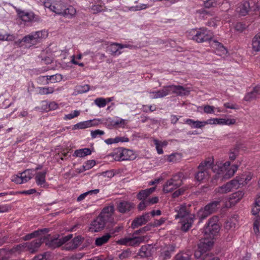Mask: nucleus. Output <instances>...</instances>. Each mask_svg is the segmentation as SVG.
Listing matches in <instances>:
<instances>
[{
	"mask_svg": "<svg viewBox=\"0 0 260 260\" xmlns=\"http://www.w3.org/2000/svg\"><path fill=\"white\" fill-rule=\"evenodd\" d=\"M114 211L113 206L105 207L100 215L91 222L89 231L92 232H100L104 230L107 223H112L114 221L113 217Z\"/></svg>",
	"mask_w": 260,
	"mask_h": 260,
	"instance_id": "1",
	"label": "nucleus"
},
{
	"mask_svg": "<svg viewBox=\"0 0 260 260\" xmlns=\"http://www.w3.org/2000/svg\"><path fill=\"white\" fill-rule=\"evenodd\" d=\"M175 211L177 212L175 218L181 219V231L184 232L188 231L191 227L195 219L194 214L190 213L188 209L184 205L177 207Z\"/></svg>",
	"mask_w": 260,
	"mask_h": 260,
	"instance_id": "2",
	"label": "nucleus"
},
{
	"mask_svg": "<svg viewBox=\"0 0 260 260\" xmlns=\"http://www.w3.org/2000/svg\"><path fill=\"white\" fill-rule=\"evenodd\" d=\"M213 161L210 159H206L201 162L197 168L194 178L198 181H202L208 178L209 171L213 168Z\"/></svg>",
	"mask_w": 260,
	"mask_h": 260,
	"instance_id": "3",
	"label": "nucleus"
},
{
	"mask_svg": "<svg viewBox=\"0 0 260 260\" xmlns=\"http://www.w3.org/2000/svg\"><path fill=\"white\" fill-rule=\"evenodd\" d=\"M214 242L208 239H204L200 241L198 244L197 249L194 251V256L197 258L203 259L205 255L211 250Z\"/></svg>",
	"mask_w": 260,
	"mask_h": 260,
	"instance_id": "4",
	"label": "nucleus"
},
{
	"mask_svg": "<svg viewBox=\"0 0 260 260\" xmlns=\"http://www.w3.org/2000/svg\"><path fill=\"white\" fill-rule=\"evenodd\" d=\"M184 174L182 172L174 175L172 178L168 180L164 185L163 191L165 193H168L179 187L182 184V179Z\"/></svg>",
	"mask_w": 260,
	"mask_h": 260,
	"instance_id": "5",
	"label": "nucleus"
},
{
	"mask_svg": "<svg viewBox=\"0 0 260 260\" xmlns=\"http://www.w3.org/2000/svg\"><path fill=\"white\" fill-rule=\"evenodd\" d=\"M113 155L117 161L134 160L136 157L133 150L123 148L116 149Z\"/></svg>",
	"mask_w": 260,
	"mask_h": 260,
	"instance_id": "6",
	"label": "nucleus"
},
{
	"mask_svg": "<svg viewBox=\"0 0 260 260\" xmlns=\"http://www.w3.org/2000/svg\"><path fill=\"white\" fill-rule=\"evenodd\" d=\"M72 237V234H69L60 238H59V236H58L57 237H55L53 238H51L50 240L48 239L46 241V245L50 248L55 249L68 242Z\"/></svg>",
	"mask_w": 260,
	"mask_h": 260,
	"instance_id": "7",
	"label": "nucleus"
},
{
	"mask_svg": "<svg viewBox=\"0 0 260 260\" xmlns=\"http://www.w3.org/2000/svg\"><path fill=\"white\" fill-rule=\"evenodd\" d=\"M217 217H213L208 221V223L205 229V234H208L210 238H213L219 232L220 226L216 222Z\"/></svg>",
	"mask_w": 260,
	"mask_h": 260,
	"instance_id": "8",
	"label": "nucleus"
},
{
	"mask_svg": "<svg viewBox=\"0 0 260 260\" xmlns=\"http://www.w3.org/2000/svg\"><path fill=\"white\" fill-rule=\"evenodd\" d=\"M213 37V34L210 31H208L205 28H201L192 37V39L198 43H202L211 40Z\"/></svg>",
	"mask_w": 260,
	"mask_h": 260,
	"instance_id": "9",
	"label": "nucleus"
},
{
	"mask_svg": "<svg viewBox=\"0 0 260 260\" xmlns=\"http://www.w3.org/2000/svg\"><path fill=\"white\" fill-rule=\"evenodd\" d=\"M46 238V237L44 236V238L38 239L30 242L25 243H24V248H26L27 250L29 251L31 253H35L38 251V248L43 242V240Z\"/></svg>",
	"mask_w": 260,
	"mask_h": 260,
	"instance_id": "10",
	"label": "nucleus"
},
{
	"mask_svg": "<svg viewBox=\"0 0 260 260\" xmlns=\"http://www.w3.org/2000/svg\"><path fill=\"white\" fill-rule=\"evenodd\" d=\"M150 213H146L141 216L136 217L133 221L131 227L134 229L146 224L150 220Z\"/></svg>",
	"mask_w": 260,
	"mask_h": 260,
	"instance_id": "11",
	"label": "nucleus"
},
{
	"mask_svg": "<svg viewBox=\"0 0 260 260\" xmlns=\"http://www.w3.org/2000/svg\"><path fill=\"white\" fill-rule=\"evenodd\" d=\"M62 79V76L61 74H56L53 75L41 76L39 77V80L42 82L45 81V84L55 83L60 82Z\"/></svg>",
	"mask_w": 260,
	"mask_h": 260,
	"instance_id": "12",
	"label": "nucleus"
},
{
	"mask_svg": "<svg viewBox=\"0 0 260 260\" xmlns=\"http://www.w3.org/2000/svg\"><path fill=\"white\" fill-rule=\"evenodd\" d=\"M221 201L222 199L221 198H219L216 199L215 200L211 202L205 206V210L208 211V213L211 214L214 213L217 210V209L220 208Z\"/></svg>",
	"mask_w": 260,
	"mask_h": 260,
	"instance_id": "13",
	"label": "nucleus"
},
{
	"mask_svg": "<svg viewBox=\"0 0 260 260\" xmlns=\"http://www.w3.org/2000/svg\"><path fill=\"white\" fill-rule=\"evenodd\" d=\"M134 208V204L126 201H121L118 203L117 206L118 211L121 213H125L131 210Z\"/></svg>",
	"mask_w": 260,
	"mask_h": 260,
	"instance_id": "14",
	"label": "nucleus"
},
{
	"mask_svg": "<svg viewBox=\"0 0 260 260\" xmlns=\"http://www.w3.org/2000/svg\"><path fill=\"white\" fill-rule=\"evenodd\" d=\"M82 239L80 236L75 237L71 242L66 245L64 249L68 250L76 249L82 243Z\"/></svg>",
	"mask_w": 260,
	"mask_h": 260,
	"instance_id": "15",
	"label": "nucleus"
},
{
	"mask_svg": "<svg viewBox=\"0 0 260 260\" xmlns=\"http://www.w3.org/2000/svg\"><path fill=\"white\" fill-rule=\"evenodd\" d=\"M250 9V3L248 1H244L239 4L237 11L241 16H245L248 14Z\"/></svg>",
	"mask_w": 260,
	"mask_h": 260,
	"instance_id": "16",
	"label": "nucleus"
},
{
	"mask_svg": "<svg viewBox=\"0 0 260 260\" xmlns=\"http://www.w3.org/2000/svg\"><path fill=\"white\" fill-rule=\"evenodd\" d=\"M244 196L243 191H238L231 194L229 198L230 206H234L240 201Z\"/></svg>",
	"mask_w": 260,
	"mask_h": 260,
	"instance_id": "17",
	"label": "nucleus"
},
{
	"mask_svg": "<svg viewBox=\"0 0 260 260\" xmlns=\"http://www.w3.org/2000/svg\"><path fill=\"white\" fill-rule=\"evenodd\" d=\"M171 91L179 95H186L189 94V91L182 86L170 85Z\"/></svg>",
	"mask_w": 260,
	"mask_h": 260,
	"instance_id": "18",
	"label": "nucleus"
},
{
	"mask_svg": "<svg viewBox=\"0 0 260 260\" xmlns=\"http://www.w3.org/2000/svg\"><path fill=\"white\" fill-rule=\"evenodd\" d=\"M19 17L25 22H29L33 20L35 15L33 13L25 12L20 10H16Z\"/></svg>",
	"mask_w": 260,
	"mask_h": 260,
	"instance_id": "19",
	"label": "nucleus"
},
{
	"mask_svg": "<svg viewBox=\"0 0 260 260\" xmlns=\"http://www.w3.org/2000/svg\"><path fill=\"white\" fill-rule=\"evenodd\" d=\"M155 190V187L141 190L137 195V198L139 200H148L147 198Z\"/></svg>",
	"mask_w": 260,
	"mask_h": 260,
	"instance_id": "20",
	"label": "nucleus"
},
{
	"mask_svg": "<svg viewBox=\"0 0 260 260\" xmlns=\"http://www.w3.org/2000/svg\"><path fill=\"white\" fill-rule=\"evenodd\" d=\"M237 216H234L225 223L224 228L226 230H234L238 224Z\"/></svg>",
	"mask_w": 260,
	"mask_h": 260,
	"instance_id": "21",
	"label": "nucleus"
},
{
	"mask_svg": "<svg viewBox=\"0 0 260 260\" xmlns=\"http://www.w3.org/2000/svg\"><path fill=\"white\" fill-rule=\"evenodd\" d=\"M151 249L150 245H143L141 247L139 252V255L141 257H148L152 255Z\"/></svg>",
	"mask_w": 260,
	"mask_h": 260,
	"instance_id": "22",
	"label": "nucleus"
},
{
	"mask_svg": "<svg viewBox=\"0 0 260 260\" xmlns=\"http://www.w3.org/2000/svg\"><path fill=\"white\" fill-rule=\"evenodd\" d=\"M63 11L61 15L68 18H73L76 14V9L72 6H69L68 7L66 6Z\"/></svg>",
	"mask_w": 260,
	"mask_h": 260,
	"instance_id": "23",
	"label": "nucleus"
},
{
	"mask_svg": "<svg viewBox=\"0 0 260 260\" xmlns=\"http://www.w3.org/2000/svg\"><path fill=\"white\" fill-rule=\"evenodd\" d=\"M107 126L109 128H112L113 127L116 128L118 127L123 126L125 124L124 120L122 119H118L116 120H112L111 121H107L106 122Z\"/></svg>",
	"mask_w": 260,
	"mask_h": 260,
	"instance_id": "24",
	"label": "nucleus"
},
{
	"mask_svg": "<svg viewBox=\"0 0 260 260\" xmlns=\"http://www.w3.org/2000/svg\"><path fill=\"white\" fill-rule=\"evenodd\" d=\"M112 236L110 234L106 233L101 237L96 238L95 241V244L98 246H101L108 242Z\"/></svg>",
	"mask_w": 260,
	"mask_h": 260,
	"instance_id": "25",
	"label": "nucleus"
},
{
	"mask_svg": "<svg viewBox=\"0 0 260 260\" xmlns=\"http://www.w3.org/2000/svg\"><path fill=\"white\" fill-rule=\"evenodd\" d=\"M124 47V46L121 44L114 43L111 44L108 48L109 51L110 52L111 55H116L121 53L119 50Z\"/></svg>",
	"mask_w": 260,
	"mask_h": 260,
	"instance_id": "26",
	"label": "nucleus"
},
{
	"mask_svg": "<svg viewBox=\"0 0 260 260\" xmlns=\"http://www.w3.org/2000/svg\"><path fill=\"white\" fill-rule=\"evenodd\" d=\"M238 178V181L239 182L241 185H246L249 181L252 178V175L251 173L248 172L247 173H243L240 176H237Z\"/></svg>",
	"mask_w": 260,
	"mask_h": 260,
	"instance_id": "27",
	"label": "nucleus"
},
{
	"mask_svg": "<svg viewBox=\"0 0 260 260\" xmlns=\"http://www.w3.org/2000/svg\"><path fill=\"white\" fill-rule=\"evenodd\" d=\"M66 5L63 3L61 2H58L55 3L54 5H53L52 11L57 14L61 15Z\"/></svg>",
	"mask_w": 260,
	"mask_h": 260,
	"instance_id": "28",
	"label": "nucleus"
},
{
	"mask_svg": "<svg viewBox=\"0 0 260 260\" xmlns=\"http://www.w3.org/2000/svg\"><path fill=\"white\" fill-rule=\"evenodd\" d=\"M145 237H135L129 238V246H138L145 240Z\"/></svg>",
	"mask_w": 260,
	"mask_h": 260,
	"instance_id": "29",
	"label": "nucleus"
},
{
	"mask_svg": "<svg viewBox=\"0 0 260 260\" xmlns=\"http://www.w3.org/2000/svg\"><path fill=\"white\" fill-rule=\"evenodd\" d=\"M252 46L254 51H260V32L257 33L253 38Z\"/></svg>",
	"mask_w": 260,
	"mask_h": 260,
	"instance_id": "30",
	"label": "nucleus"
},
{
	"mask_svg": "<svg viewBox=\"0 0 260 260\" xmlns=\"http://www.w3.org/2000/svg\"><path fill=\"white\" fill-rule=\"evenodd\" d=\"M46 171L39 172L37 173L35 179L37 184L38 185H42L45 183V176Z\"/></svg>",
	"mask_w": 260,
	"mask_h": 260,
	"instance_id": "31",
	"label": "nucleus"
},
{
	"mask_svg": "<svg viewBox=\"0 0 260 260\" xmlns=\"http://www.w3.org/2000/svg\"><path fill=\"white\" fill-rule=\"evenodd\" d=\"M236 122L234 119L214 118L213 123L214 124H226L230 125L235 123Z\"/></svg>",
	"mask_w": 260,
	"mask_h": 260,
	"instance_id": "32",
	"label": "nucleus"
},
{
	"mask_svg": "<svg viewBox=\"0 0 260 260\" xmlns=\"http://www.w3.org/2000/svg\"><path fill=\"white\" fill-rule=\"evenodd\" d=\"M231 190V187H230V185L228 183L221 186L218 187L215 189L216 193H219L220 194L226 193Z\"/></svg>",
	"mask_w": 260,
	"mask_h": 260,
	"instance_id": "33",
	"label": "nucleus"
},
{
	"mask_svg": "<svg viewBox=\"0 0 260 260\" xmlns=\"http://www.w3.org/2000/svg\"><path fill=\"white\" fill-rule=\"evenodd\" d=\"M91 153V151L89 148L80 149L75 151L74 155L77 157H82L89 155Z\"/></svg>",
	"mask_w": 260,
	"mask_h": 260,
	"instance_id": "34",
	"label": "nucleus"
},
{
	"mask_svg": "<svg viewBox=\"0 0 260 260\" xmlns=\"http://www.w3.org/2000/svg\"><path fill=\"white\" fill-rule=\"evenodd\" d=\"M24 248L23 243L17 245L10 249H6V251L10 254H15L16 253H20Z\"/></svg>",
	"mask_w": 260,
	"mask_h": 260,
	"instance_id": "35",
	"label": "nucleus"
},
{
	"mask_svg": "<svg viewBox=\"0 0 260 260\" xmlns=\"http://www.w3.org/2000/svg\"><path fill=\"white\" fill-rule=\"evenodd\" d=\"M212 46L216 48V49L221 52L220 55L222 54H225L227 53V51L222 44L216 41H214L212 44Z\"/></svg>",
	"mask_w": 260,
	"mask_h": 260,
	"instance_id": "36",
	"label": "nucleus"
},
{
	"mask_svg": "<svg viewBox=\"0 0 260 260\" xmlns=\"http://www.w3.org/2000/svg\"><path fill=\"white\" fill-rule=\"evenodd\" d=\"M92 122V120H88L78 123L74 125V128L75 129H83L91 127L93 125Z\"/></svg>",
	"mask_w": 260,
	"mask_h": 260,
	"instance_id": "37",
	"label": "nucleus"
},
{
	"mask_svg": "<svg viewBox=\"0 0 260 260\" xmlns=\"http://www.w3.org/2000/svg\"><path fill=\"white\" fill-rule=\"evenodd\" d=\"M260 211V195L255 199L251 212L253 215H256Z\"/></svg>",
	"mask_w": 260,
	"mask_h": 260,
	"instance_id": "38",
	"label": "nucleus"
},
{
	"mask_svg": "<svg viewBox=\"0 0 260 260\" xmlns=\"http://www.w3.org/2000/svg\"><path fill=\"white\" fill-rule=\"evenodd\" d=\"M31 170L27 169L23 172L20 173L24 182H26L31 179L33 177V174L30 172Z\"/></svg>",
	"mask_w": 260,
	"mask_h": 260,
	"instance_id": "39",
	"label": "nucleus"
},
{
	"mask_svg": "<svg viewBox=\"0 0 260 260\" xmlns=\"http://www.w3.org/2000/svg\"><path fill=\"white\" fill-rule=\"evenodd\" d=\"M239 147L237 145H236L234 148L230 150V152L229 153V158L231 160H234L237 155L239 153Z\"/></svg>",
	"mask_w": 260,
	"mask_h": 260,
	"instance_id": "40",
	"label": "nucleus"
},
{
	"mask_svg": "<svg viewBox=\"0 0 260 260\" xmlns=\"http://www.w3.org/2000/svg\"><path fill=\"white\" fill-rule=\"evenodd\" d=\"M54 91V88L52 87L39 88V93L42 95L51 94L53 93Z\"/></svg>",
	"mask_w": 260,
	"mask_h": 260,
	"instance_id": "41",
	"label": "nucleus"
},
{
	"mask_svg": "<svg viewBox=\"0 0 260 260\" xmlns=\"http://www.w3.org/2000/svg\"><path fill=\"white\" fill-rule=\"evenodd\" d=\"M257 91L254 88L251 92H248L244 97L246 101H251L255 99L257 95Z\"/></svg>",
	"mask_w": 260,
	"mask_h": 260,
	"instance_id": "42",
	"label": "nucleus"
},
{
	"mask_svg": "<svg viewBox=\"0 0 260 260\" xmlns=\"http://www.w3.org/2000/svg\"><path fill=\"white\" fill-rule=\"evenodd\" d=\"M186 122L188 124H192L194 128H201L204 126V121H193L192 119H188Z\"/></svg>",
	"mask_w": 260,
	"mask_h": 260,
	"instance_id": "43",
	"label": "nucleus"
},
{
	"mask_svg": "<svg viewBox=\"0 0 260 260\" xmlns=\"http://www.w3.org/2000/svg\"><path fill=\"white\" fill-rule=\"evenodd\" d=\"M190 255L187 252H180L176 255L174 260H189Z\"/></svg>",
	"mask_w": 260,
	"mask_h": 260,
	"instance_id": "44",
	"label": "nucleus"
},
{
	"mask_svg": "<svg viewBox=\"0 0 260 260\" xmlns=\"http://www.w3.org/2000/svg\"><path fill=\"white\" fill-rule=\"evenodd\" d=\"M260 226V217L257 216L254 218L253 223V230L255 234L259 233V226Z\"/></svg>",
	"mask_w": 260,
	"mask_h": 260,
	"instance_id": "45",
	"label": "nucleus"
},
{
	"mask_svg": "<svg viewBox=\"0 0 260 260\" xmlns=\"http://www.w3.org/2000/svg\"><path fill=\"white\" fill-rule=\"evenodd\" d=\"M167 157V160L170 162H176L180 158V155L178 153H172L171 155L165 156Z\"/></svg>",
	"mask_w": 260,
	"mask_h": 260,
	"instance_id": "46",
	"label": "nucleus"
},
{
	"mask_svg": "<svg viewBox=\"0 0 260 260\" xmlns=\"http://www.w3.org/2000/svg\"><path fill=\"white\" fill-rule=\"evenodd\" d=\"M238 169V166L237 165H233L232 166L230 170H229L226 174L224 176V178H229L231 177L234 175L235 173L236 172V171Z\"/></svg>",
	"mask_w": 260,
	"mask_h": 260,
	"instance_id": "47",
	"label": "nucleus"
},
{
	"mask_svg": "<svg viewBox=\"0 0 260 260\" xmlns=\"http://www.w3.org/2000/svg\"><path fill=\"white\" fill-rule=\"evenodd\" d=\"M94 103L99 107H104L107 104V100L104 98H97L94 100Z\"/></svg>",
	"mask_w": 260,
	"mask_h": 260,
	"instance_id": "48",
	"label": "nucleus"
},
{
	"mask_svg": "<svg viewBox=\"0 0 260 260\" xmlns=\"http://www.w3.org/2000/svg\"><path fill=\"white\" fill-rule=\"evenodd\" d=\"M158 91L160 96L162 98L169 94L171 92V88H170V86H168L164 87L162 89Z\"/></svg>",
	"mask_w": 260,
	"mask_h": 260,
	"instance_id": "49",
	"label": "nucleus"
},
{
	"mask_svg": "<svg viewBox=\"0 0 260 260\" xmlns=\"http://www.w3.org/2000/svg\"><path fill=\"white\" fill-rule=\"evenodd\" d=\"M238 178L236 177L235 179L228 182L232 189L234 188H237L240 187L241 184L238 181Z\"/></svg>",
	"mask_w": 260,
	"mask_h": 260,
	"instance_id": "50",
	"label": "nucleus"
},
{
	"mask_svg": "<svg viewBox=\"0 0 260 260\" xmlns=\"http://www.w3.org/2000/svg\"><path fill=\"white\" fill-rule=\"evenodd\" d=\"M151 227H152V224H149L147 225L146 226H145L138 230L134 232V234L138 235L141 233L143 234V233H145L146 232L150 230Z\"/></svg>",
	"mask_w": 260,
	"mask_h": 260,
	"instance_id": "51",
	"label": "nucleus"
},
{
	"mask_svg": "<svg viewBox=\"0 0 260 260\" xmlns=\"http://www.w3.org/2000/svg\"><path fill=\"white\" fill-rule=\"evenodd\" d=\"M131 254V251L129 249H127L126 250L123 251L121 253L119 254L118 257L120 259H123L129 257Z\"/></svg>",
	"mask_w": 260,
	"mask_h": 260,
	"instance_id": "52",
	"label": "nucleus"
},
{
	"mask_svg": "<svg viewBox=\"0 0 260 260\" xmlns=\"http://www.w3.org/2000/svg\"><path fill=\"white\" fill-rule=\"evenodd\" d=\"M22 41L28 43L35 42V40L33 34L25 36L22 40Z\"/></svg>",
	"mask_w": 260,
	"mask_h": 260,
	"instance_id": "53",
	"label": "nucleus"
},
{
	"mask_svg": "<svg viewBox=\"0 0 260 260\" xmlns=\"http://www.w3.org/2000/svg\"><path fill=\"white\" fill-rule=\"evenodd\" d=\"M217 5L216 0H206L204 1V5L206 8H211L215 7Z\"/></svg>",
	"mask_w": 260,
	"mask_h": 260,
	"instance_id": "54",
	"label": "nucleus"
},
{
	"mask_svg": "<svg viewBox=\"0 0 260 260\" xmlns=\"http://www.w3.org/2000/svg\"><path fill=\"white\" fill-rule=\"evenodd\" d=\"M154 143L156 146V148L157 153L159 154H162L163 153L162 147L160 145V142L156 139H154Z\"/></svg>",
	"mask_w": 260,
	"mask_h": 260,
	"instance_id": "55",
	"label": "nucleus"
},
{
	"mask_svg": "<svg viewBox=\"0 0 260 260\" xmlns=\"http://www.w3.org/2000/svg\"><path fill=\"white\" fill-rule=\"evenodd\" d=\"M141 202L139 203V204L138 205V208L139 209V210H144L145 209V208H146V207L149 206V204H148V202H147V200L146 201H143V200H141Z\"/></svg>",
	"mask_w": 260,
	"mask_h": 260,
	"instance_id": "56",
	"label": "nucleus"
},
{
	"mask_svg": "<svg viewBox=\"0 0 260 260\" xmlns=\"http://www.w3.org/2000/svg\"><path fill=\"white\" fill-rule=\"evenodd\" d=\"M129 238H124L118 240L116 243L119 245L129 246Z\"/></svg>",
	"mask_w": 260,
	"mask_h": 260,
	"instance_id": "57",
	"label": "nucleus"
},
{
	"mask_svg": "<svg viewBox=\"0 0 260 260\" xmlns=\"http://www.w3.org/2000/svg\"><path fill=\"white\" fill-rule=\"evenodd\" d=\"M91 9L93 11L94 13H98L101 12L103 10V5L101 3L98 5H94L92 6Z\"/></svg>",
	"mask_w": 260,
	"mask_h": 260,
	"instance_id": "58",
	"label": "nucleus"
},
{
	"mask_svg": "<svg viewBox=\"0 0 260 260\" xmlns=\"http://www.w3.org/2000/svg\"><path fill=\"white\" fill-rule=\"evenodd\" d=\"M203 260H219L218 257H215L212 253L206 254Z\"/></svg>",
	"mask_w": 260,
	"mask_h": 260,
	"instance_id": "59",
	"label": "nucleus"
},
{
	"mask_svg": "<svg viewBox=\"0 0 260 260\" xmlns=\"http://www.w3.org/2000/svg\"><path fill=\"white\" fill-rule=\"evenodd\" d=\"M246 27V25L245 24H243L241 22H238L235 25V29L239 31H243Z\"/></svg>",
	"mask_w": 260,
	"mask_h": 260,
	"instance_id": "60",
	"label": "nucleus"
},
{
	"mask_svg": "<svg viewBox=\"0 0 260 260\" xmlns=\"http://www.w3.org/2000/svg\"><path fill=\"white\" fill-rule=\"evenodd\" d=\"M123 227L122 225H118L114 229L110 230L109 234H110V235L112 236V235H114L120 232L123 229Z\"/></svg>",
	"mask_w": 260,
	"mask_h": 260,
	"instance_id": "61",
	"label": "nucleus"
},
{
	"mask_svg": "<svg viewBox=\"0 0 260 260\" xmlns=\"http://www.w3.org/2000/svg\"><path fill=\"white\" fill-rule=\"evenodd\" d=\"M214 107L209 105H206L204 108V111L206 113L211 114L214 112Z\"/></svg>",
	"mask_w": 260,
	"mask_h": 260,
	"instance_id": "62",
	"label": "nucleus"
},
{
	"mask_svg": "<svg viewBox=\"0 0 260 260\" xmlns=\"http://www.w3.org/2000/svg\"><path fill=\"white\" fill-rule=\"evenodd\" d=\"M95 165V161L94 160H89L87 161L85 166H84V168L85 170L91 169Z\"/></svg>",
	"mask_w": 260,
	"mask_h": 260,
	"instance_id": "63",
	"label": "nucleus"
},
{
	"mask_svg": "<svg viewBox=\"0 0 260 260\" xmlns=\"http://www.w3.org/2000/svg\"><path fill=\"white\" fill-rule=\"evenodd\" d=\"M210 214H211L208 213V211H205L204 208L203 211H200V212L199 213L200 221H202V220L205 219Z\"/></svg>",
	"mask_w": 260,
	"mask_h": 260,
	"instance_id": "64",
	"label": "nucleus"
}]
</instances>
